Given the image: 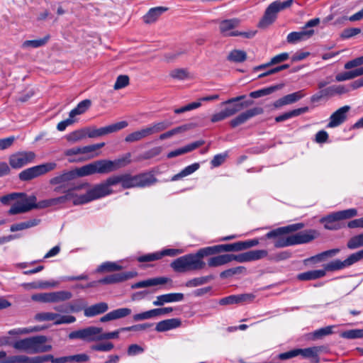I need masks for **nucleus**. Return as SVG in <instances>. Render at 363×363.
<instances>
[{
    "instance_id": "obj_23",
    "label": "nucleus",
    "mask_w": 363,
    "mask_h": 363,
    "mask_svg": "<svg viewBox=\"0 0 363 363\" xmlns=\"http://www.w3.org/2000/svg\"><path fill=\"white\" fill-rule=\"evenodd\" d=\"M318 235L315 230H307L291 235L293 245L308 243Z\"/></svg>"
},
{
    "instance_id": "obj_62",
    "label": "nucleus",
    "mask_w": 363,
    "mask_h": 363,
    "mask_svg": "<svg viewBox=\"0 0 363 363\" xmlns=\"http://www.w3.org/2000/svg\"><path fill=\"white\" fill-rule=\"evenodd\" d=\"M9 363H33V357L26 355L9 356Z\"/></svg>"
},
{
    "instance_id": "obj_26",
    "label": "nucleus",
    "mask_w": 363,
    "mask_h": 363,
    "mask_svg": "<svg viewBox=\"0 0 363 363\" xmlns=\"http://www.w3.org/2000/svg\"><path fill=\"white\" fill-rule=\"evenodd\" d=\"M170 279L167 277H160L138 281L132 285V289H140L167 283Z\"/></svg>"
},
{
    "instance_id": "obj_6",
    "label": "nucleus",
    "mask_w": 363,
    "mask_h": 363,
    "mask_svg": "<svg viewBox=\"0 0 363 363\" xmlns=\"http://www.w3.org/2000/svg\"><path fill=\"white\" fill-rule=\"evenodd\" d=\"M57 167V164L55 162L43 163L24 169L19 174L18 177L21 181H29L55 170Z\"/></svg>"
},
{
    "instance_id": "obj_12",
    "label": "nucleus",
    "mask_w": 363,
    "mask_h": 363,
    "mask_svg": "<svg viewBox=\"0 0 363 363\" xmlns=\"http://www.w3.org/2000/svg\"><path fill=\"white\" fill-rule=\"evenodd\" d=\"M35 157L32 151L18 152L9 157V164L13 169H19L33 162Z\"/></svg>"
},
{
    "instance_id": "obj_39",
    "label": "nucleus",
    "mask_w": 363,
    "mask_h": 363,
    "mask_svg": "<svg viewBox=\"0 0 363 363\" xmlns=\"http://www.w3.org/2000/svg\"><path fill=\"white\" fill-rule=\"evenodd\" d=\"M91 101L89 99H85L79 102L77 106L73 108L69 113L72 119L77 116L85 113L91 106Z\"/></svg>"
},
{
    "instance_id": "obj_8",
    "label": "nucleus",
    "mask_w": 363,
    "mask_h": 363,
    "mask_svg": "<svg viewBox=\"0 0 363 363\" xmlns=\"http://www.w3.org/2000/svg\"><path fill=\"white\" fill-rule=\"evenodd\" d=\"M72 294L69 291H57L47 293L35 294L31 296V299L40 303H59L69 300Z\"/></svg>"
},
{
    "instance_id": "obj_20",
    "label": "nucleus",
    "mask_w": 363,
    "mask_h": 363,
    "mask_svg": "<svg viewBox=\"0 0 363 363\" xmlns=\"http://www.w3.org/2000/svg\"><path fill=\"white\" fill-rule=\"evenodd\" d=\"M304 227V224L301 223H294L284 227L277 228L267 233L265 235L267 239H274L276 240L281 235H284L291 232L297 231Z\"/></svg>"
},
{
    "instance_id": "obj_31",
    "label": "nucleus",
    "mask_w": 363,
    "mask_h": 363,
    "mask_svg": "<svg viewBox=\"0 0 363 363\" xmlns=\"http://www.w3.org/2000/svg\"><path fill=\"white\" fill-rule=\"evenodd\" d=\"M325 276V270L314 269L300 273L297 275V279L300 281H311L320 279Z\"/></svg>"
},
{
    "instance_id": "obj_3",
    "label": "nucleus",
    "mask_w": 363,
    "mask_h": 363,
    "mask_svg": "<svg viewBox=\"0 0 363 363\" xmlns=\"http://www.w3.org/2000/svg\"><path fill=\"white\" fill-rule=\"evenodd\" d=\"M47 340L46 336L36 335L14 342L13 347L29 354L46 352L52 350L51 345L45 344Z\"/></svg>"
},
{
    "instance_id": "obj_36",
    "label": "nucleus",
    "mask_w": 363,
    "mask_h": 363,
    "mask_svg": "<svg viewBox=\"0 0 363 363\" xmlns=\"http://www.w3.org/2000/svg\"><path fill=\"white\" fill-rule=\"evenodd\" d=\"M50 38V35H46L43 38L39 39L26 40L23 43L21 47L23 49L40 48L47 44Z\"/></svg>"
},
{
    "instance_id": "obj_11",
    "label": "nucleus",
    "mask_w": 363,
    "mask_h": 363,
    "mask_svg": "<svg viewBox=\"0 0 363 363\" xmlns=\"http://www.w3.org/2000/svg\"><path fill=\"white\" fill-rule=\"evenodd\" d=\"M252 104V101H250L233 104L232 106L228 105V106H226L223 110L220 111L218 113L213 114L211 118V121L212 123H216L218 121H223L225 118L235 115V113L241 111L244 107H247Z\"/></svg>"
},
{
    "instance_id": "obj_7",
    "label": "nucleus",
    "mask_w": 363,
    "mask_h": 363,
    "mask_svg": "<svg viewBox=\"0 0 363 363\" xmlns=\"http://www.w3.org/2000/svg\"><path fill=\"white\" fill-rule=\"evenodd\" d=\"M294 1V0H286L284 1L277 0L273 1L266 9L259 23H274L277 18L278 13L281 11L289 8Z\"/></svg>"
},
{
    "instance_id": "obj_30",
    "label": "nucleus",
    "mask_w": 363,
    "mask_h": 363,
    "mask_svg": "<svg viewBox=\"0 0 363 363\" xmlns=\"http://www.w3.org/2000/svg\"><path fill=\"white\" fill-rule=\"evenodd\" d=\"M59 284V281H38L30 283H23L22 286L26 289H48L57 287Z\"/></svg>"
},
{
    "instance_id": "obj_28",
    "label": "nucleus",
    "mask_w": 363,
    "mask_h": 363,
    "mask_svg": "<svg viewBox=\"0 0 363 363\" xmlns=\"http://www.w3.org/2000/svg\"><path fill=\"white\" fill-rule=\"evenodd\" d=\"M108 309V306L106 303L100 302L85 308L84 309V314L86 317H94L106 312Z\"/></svg>"
},
{
    "instance_id": "obj_37",
    "label": "nucleus",
    "mask_w": 363,
    "mask_h": 363,
    "mask_svg": "<svg viewBox=\"0 0 363 363\" xmlns=\"http://www.w3.org/2000/svg\"><path fill=\"white\" fill-rule=\"evenodd\" d=\"M40 223V220L38 218H33L27 221L15 223L11 225L10 230L11 232H16L23 230L28 228H30L37 226Z\"/></svg>"
},
{
    "instance_id": "obj_32",
    "label": "nucleus",
    "mask_w": 363,
    "mask_h": 363,
    "mask_svg": "<svg viewBox=\"0 0 363 363\" xmlns=\"http://www.w3.org/2000/svg\"><path fill=\"white\" fill-rule=\"evenodd\" d=\"M136 179L137 187L142 188L150 186L157 182L155 177L150 172L137 174Z\"/></svg>"
},
{
    "instance_id": "obj_45",
    "label": "nucleus",
    "mask_w": 363,
    "mask_h": 363,
    "mask_svg": "<svg viewBox=\"0 0 363 363\" xmlns=\"http://www.w3.org/2000/svg\"><path fill=\"white\" fill-rule=\"evenodd\" d=\"M121 269H122L121 265H119L116 262H103L99 266H98V267L96 269V273H103L105 272H111L119 271Z\"/></svg>"
},
{
    "instance_id": "obj_48",
    "label": "nucleus",
    "mask_w": 363,
    "mask_h": 363,
    "mask_svg": "<svg viewBox=\"0 0 363 363\" xmlns=\"http://www.w3.org/2000/svg\"><path fill=\"white\" fill-rule=\"evenodd\" d=\"M346 268L345 261L335 259L324 266L323 270L326 272H334Z\"/></svg>"
},
{
    "instance_id": "obj_46",
    "label": "nucleus",
    "mask_w": 363,
    "mask_h": 363,
    "mask_svg": "<svg viewBox=\"0 0 363 363\" xmlns=\"http://www.w3.org/2000/svg\"><path fill=\"white\" fill-rule=\"evenodd\" d=\"M199 167L200 165L199 163H194L191 165H189L182 169L179 173L174 175L172 178V180H177L180 178L190 175L196 172L199 168Z\"/></svg>"
},
{
    "instance_id": "obj_60",
    "label": "nucleus",
    "mask_w": 363,
    "mask_h": 363,
    "mask_svg": "<svg viewBox=\"0 0 363 363\" xmlns=\"http://www.w3.org/2000/svg\"><path fill=\"white\" fill-rule=\"evenodd\" d=\"M25 193H11L0 198V201L4 205H9L11 201H16L19 196H24Z\"/></svg>"
},
{
    "instance_id": "obj_19",
    "label": "nucleus",
    "mask_w": 363,
    "mask_h": 363,
    "mask_svg": "<svg viewBox=\"0 0 363 363\" xmlns=\"http://www.w3.org/2000/svg\"><path fill=\"white\" fill-rule=\"evenodd\" d=\"M264 110L261 107H255L241 113L238 116L232 119L230 125L232 128H235L241 124H243L251 118L257 115L263 113Z\"/></svg>"
},
{
    "instance_id": "obj_43",
    "label": "nucleus",
    "mask_w": 363,
    "mask_h": 363,
    "mask_svg": "<svg viewBox=\"0 0 363 363\" xmlns=\"http://www.w3.org/2000/svg\"><path fill=\"white\" fill-rule=\"evenodd\" d=\"M213 279L214 277L213 275L195 277L187 281L185 284V286L189 288L197 287L208 283Z\"/></svg>"
},
{
    "instance_id": "obj_47",
    "label": "nucleus",
    "mask_w": 363,
    "mask_h": 363,
    "mask_svg": "<svg viewBox=\"0 0 363 363\" xmlns=\"http://www.w3.org/2000/svg\"><path fill=\"white\" fill-rule=\"evenodd\" d=\"M246 52L240 50H232L228 56V60L233 62H242L246 60Z\"/></svg>"
},
{
    "instance_id": "obj_53",
    "label": "nucleus",
    "mask_w": 363,
    "mask_h": 363,
    "mask_svg": "<svg viewBox=\"0 0 363 363\" xmlns=\"http://www.w3.org/2000/svg\"><path fill=\"white\" fill-rule=\"evenodd\" d=\"M58 313L52 312H42L35 314V320L39 322L43 321H54L57 319Z\"/></svg>"
},
{
    "instance_id": "obj_57",
    "label": "nucleus",
    "mask_w": 363,
    "mask_h": 363,
    "mask_svg": "<svg viewBox=\"0 0 363 363\" xmlns=\"http://www.w3.org/2000/svg\"><path fill=\"white\" fill-rule=\"evenodd\" d=\"M338 221L352 218L357 215V211L355 208H350L344 211H340L337 212H334Z\"/></svg>"
},
{
    "instance_id": "obj_18",
    "label": "nucleus",
    "mask_w": 363,
    "mask_h": 363,
    "mask_svg": "<svg viewBox=\"0 0 363 363\" xmlns=\"http://www.w3.org/2000/svg\"><path fill=\"white\" fill-rule=\"evenodd\" d=\"M350 106H344L338 108L330 116V121L327 128H333L342 124L347 118V113L350 110Z\"/></svg>"
},
{
    "instance_id": "obj_42",
    "label": "nucleus",
    "mask_w": 363,
    "mask_h": 363,
    "mask_svg": "<svg viewBox=\"0 0 363 363\" xmlns=\"http://www.w3.org/2000/svg\"><path fill=\"white\" fill-rule=\"evenodd\" d=\"M335 328L334 325H328L324 328L318 329L313 333L309 334V338L312 340H319L325 336L331 335L333 333V329Z\"/></svg>"
},
{
    "instance_id": "obj_61",
    "label": "nucleus",
    "mask_w": 363,
    "mask_h": 363,
    "mask_svg": "<svg viewBox=\"0 0 363 363\" xmlns=\"http://www.w3.org/2000/svg\"><path fill=\"white\" fill-rule=\"evenodd\" d=\"M361 20H363V8L360 11L350 16H347L345 15L341 16L339 19L337 20V23H343L347 21H357Z\"/></svg>"
},
{
    "instance_id": "obj_13",
    "label": "nucleus",
    "mask_w": 363,
    "mask_h": 363,
    "mask_svg": "<svg viewBox=\"0 0 363 363\" xmlns=\"http://www.w3.org/2000/svg\"><path fill=\"white\" fill-rule=\"evenodd\" d=\"M16 201L8 211L9 215L24 213L33 209L31 196H28L25 194L24 196H19Z\"/></svg>"
},
{
    "instance_id": "obj_38",
    "label": "nucleus",
    "mask_w": 363,
    "mask_h": 363,
    "mask_svg": "<svg viewBox=\"0 0 363 363\" xmlns=\"http://www.w3.org/2000/svg\"><path fill=\"white\" fill-rule=\"evenodd\" d=\"M308 111V108L307 106L294 109L291 111L286 112L280 116H277L275 118V121H276V122H282V121L288 120L291 118L298 116L302 113L307 112Z\"/></svg>"
},
{
    "instance_id": "obj_54",
    "label": "nucleus",
    "mask_w": 363,
    "mask_h": 363,
    "mask_svg": "<svg viewBox=\"0 0 363 363\" xmlns=\"http://www.w3.org/2000/svg\"><path fill=\"white\" fill-rule=\"evenodd\" d=\"M248 262L261 259L267 256L268 252L265 250H255L247 251Z\"/></svg>"
},
{
    "instance_id": "obj_49",
    "label": "nucleus",
    "mask_w": 363,
    "mask_h": 363,
    "mask_svg": "<svg viewBox=\"0 0 363 363\" xmlns=\"http://www.w3.org/2000/svg\"><path fill=\"white\" fill-rule=\"evenodd\" d=\"M187 129H188V126L186 125L174 128L169 131L162 133L160 135L159 139L161 140H164L170 138L175 135H177V134H179L181 133L186 131Z\"/></svg>"
},
{
    "instance_id": "obj_29",
    "label": "nucleus",
    "mask_w": 363,
    "mask_h": 363,
    "mask_svg": "<svg viewBox=\"0 0 363 363\" xmlns=\"http://www.w3.org/2000/svg\"><path fill=\"white\" fill-rule=\"evenodd\" d=\"M182 324L179 318H171L160 321L157 323L155 330L157 332H165L179 327Z\"/></svg>"
},
{
    "instance_id": "obj_55",
    "label": "nucleus",
    "mask_w": 363,
    "mask_h": 363,
    "mask_svg": "<svg viewBox=\"0 0 363 363\" xmlns=\"http://www.w3.org/2000/svg\"><path fill=\"white\" fill-rule=\"evenodd\" d=\"M347 246L349 249L354 250L363 246V233L353 236L347 242Z\"/></svg>"
},
{
    "instance_id": "obj_58",
    "label": "nucleus",
    "mask_w": 363,
    "mask_h": 363,
    "mask_svg": "<svg viewBox=\"0 0 363 363\" xmlns=\"http://www.w3.org/2000/svg\"><path fill=\"white\" fill-rule=\"evenodd\" d=\"M274 245L277 248L285 247L293 245L291 235L284 238L281 235L274 242Z\"/></svg>"
},
{
    "instance_id": "obj_22",
    "label": "nucleus",
    "mask_w": 363,
    "mask_h": 363,
    "mask_svg": "<svg viewBox=\"0 0 363 363\" xmlns=\"http://www.w3.org/2000/svg\"><path fill=\"white\" fill-rule=\"evenodd\" d=\"M104 145V143H100L83 147H74L65 150V155L69 157L77 155L91 154L103 147Z\"/></svg>"
},
{
    "instance_id": "obj_4",
    "label": "nucleus",
    "mask_w": 363,
    "mask_h": 363,
    "mask_svg": "<svg viewBox=\"0 0 363 363\" xmlns=\"http://www.w3.org/2000/svg\"><path fill=\"white\" fill-rule=\"evenodd\" d=\"M131 154L128 152L115 160H99L89 163L92 174H106L124 167L131 162Z\"/></svg>"
},
{
    "instance_id": "obj_21",
    "label": "nucleus",
    "mask_w": 363,
    "mask_h": 363,
    "mask_svg": "<svg viewBox=\"0 0 363 363\" xmlns=\"http://www.w3.org/2000/svg\"><path fill=\"white\" fill-rule=\"evenodd\" d=\"M236 24H220V31L223 36H242L246 38H252L255 30L238 31L235 29Z\"/></svg>"
},
{
    "instance_id": "obj_56",
    "label": "nucleus",
    "mask_w": 363,
    "mask_h": 363,
    "mask_svg": "<svg viewBox=\"0 0 363 363\" xmlns=\"http://www.w3.org/2000/svg\"><path fill=\"white\" fill-rule=\"evenodd\" d=\"M246 269L242 266H239L233 268L228 269L222 272L220 274V277L223 279L229 278L235 274H242L245 272Z\"/></svg>"
},
{
    "instance_id": "obj_40",
    "label": "nucleus",
    "mask_w": 363,
    "mask_h": 363,
    "mask_svg": "<svg viewBox=\"0 0 363 363\" xmlns=\"http://www.w3.org/2000/svg\"><path fill=\"white\" fill-rule=\"evenodd\" d=\"M283 86L282 84L274 85L269 87L263 88L257 91L250 92V96L254 99H257L264 96L269 95L275 91L281 89Z\"/></svg>"
},
{
    "instance_id": "obj_59",
    "label": "nucleus",
    "mask_w": 363,
    "mask_h": 363,
    "mask_svg": "<svg viewBox=\"0 0 363 363\" xmlns=\"http://www.w3.org/2000/svg\"><path fill=\"white\" fill-rule=\"evenodd\" d=\"M359 33H362V35H363V28H349L345 29L342 32V33L340 34V37L343 39H347V38L354 37Z\"/></svg>"
},
{
    "instance_id": "obj_17",
    "label": "nucleus",
    "mask_w": 363,
    "mask_h": 363,
    "mask_svg": "<svg viewBox=\"0 0 363 363\" xmlns=\"http://www.w3.org/2000/svg\"><path fill=\"white\" fill-rule=\"evenodd\" d=\"M137 274H138L136 272H123L121 273H116L98 280V282L101 284H118L133 279L136 277Z\"/></svg>"
},
{
    "instance_id": "obj_33",
    "label": "nucleus",
    "mask_w": 363,
    "mask_h": 363,
    "mask_svg": "<svg viewBox=\"0 0 363 363\" xmlns=\"http://www.w3.org/2000/svg\"><path fill=\"white\" fill-rule=\"evenodd\" d=\"M151 136L147 127H144L140 130L134 131L126 135L125 142L131 143L140 141L144 138Z\"/></svg>"
},
{
    "instance_id": "obj_9",
    "label": "nucleus",
    "mask_w": 363,
    "mask_h": 363,
    "mask_svg": "<svg viewBox=\"0 0 363 363\" xmlns=\"http://www.w3.org/2000/svg\"><path fill=\"white\" fill-rule=\"evenodd\" d=\"M102 332L101 328L90 326L71 332L68 335L69 340H82L85 342L99 341V335Z\"/></svg>"
},
{
    "instance_id": "obj_63",
    "label": "nucleus",
    "mask_w": 363,
    "mask_h": 363,
    "mask_svg": "<svg viewBox=\"0 0 363 363\" xmlns=\"http://www.w3.org/2000/svg\"><path fill=\"white\" fill-rule=\"evenodd\" d=\"M161 259L160 252H156L153 253H149L138 257L139 262H147L158 260Z\"/></svg>"
},
{
    "instance_id": "obj_10",
    "label": "nucleus",
    "mask_w": 363,
    "mask_h": 363,
    "mask_svg": "<svg viewBox=\"0 0 363 363\" xmlns=\"http://www.w3.org/2000/svg\"><path fill=\"white\" fill-rule=\"evenodd\" d=\"M318 24H305L298 31L291 32L287 35V42L295 44L311 38L318 32Z\"/></svg>"
},
{
    "instance_id": "obj_1",
    "label": "nucleus",
    "mask_w": 363,
    "mask_h": 363,
    "mask_svg": "<svg viewBox=\"0 0 363 363\" xmlns=\"http://www.w3.org/2000/svg\"><path fill=\"white\" fill-rule=\"evenodd\" d=\"M92 174L90 165L88 164L79 168L63 170L57 173L50 179L49 184L54 187L53 191L56 193H62L63 195L70 194L68 201L72 200L73 201L77 197H79V195L74 193L75 191L84 189L89 186L86 182L75 184L73 181L78 177Z\"/></svg>"
},
{
    "instance_id": "obj_41",
    "label": "nucleus",
    "mask_w": 363,
    "mask_h": 363,
    "mask_svg": "<svg viewBox=\"0 0 363 363\" xmlns=\"http://www.w3.org/2000/svg\"><path fill=\"white\" fill-rule=\"evenodd\" d=\"M172 123L167 121H162L152 123L147 125L150 135L162 132L168 128Z\"/></svg>"
},
{
    "instance_id": "obj_35",
    "label": "nucleus",
    "mask_w": 363,
    "mask_h": 363,
    "mask_svg": "<svg viewBox=\"0 0 363 363\" xmlns=\"http://www.w3.org/2000/svg\"><path fill=\"white\" fill-rule=\"evenodd\" d=\"M320 223L324 224V227L328 230H337L340 228V224L337 223L338 220L335 214L333 213L320 220Z\"/></svg>"
},
{
    "instance_id": "obj_34",
    "label": "nucleus",
    "mask_w": 363,
    "mask_h": 363,
    "mask_svg": "<svg viewBox=\"0 0 363 363\" xmlns=\"http://www.w3.org/2000/svg\"><path fill=\"white\" fill-rule=\"evenodd\" d=\"M167 10L168 8L164 6H158L150 9L149 11L143 16L144 23H151L157 21L159 16Z\"/></svg>"
},
{
    "instance_id": "obj_14",
    "label": "nucleus",
    "mask_w": 363,
    "mask_h": 363,
    "mask_svg": "<svg viewBox=\"0 0 363 363\" xmlns=\"http://www.w3.org/2000/svg\"><path fill=\"white\" fill-rule=\"evenodd\" d=\"M350 91V89L344 85H333L324 89L320 90L318 93L311 97V102L319 101L323 97H331L336 94H343Z\"/></svg>"
},
{
    "instance_id": "obj_64",
    "label": "nucleus",
    "mask_w": 363,
    "mask_h": 363,
    "mask_svg": "<svg viewBox=\"0 0 363 363\" xmlns=\"http://www.w3.org/2000/svg\"><path fill=\"white\" fill-rule=\"evenodd\" d=\"M129 84V77L127 75H119L114 84L113 88L115 90L123 89L128 86Z\"/></svg>"
},
{
    "instance_id": "obj_25",
    "label": "nucleus",
    "mask_w": 363,
    "mask_h": 363,
    "mask_svg": "<svg viewBox=\"0 0 363 363\" xmlns=\"http://www.w3.org/2000/svg\"><path fill=\"white\" fill-rule=\"evenodd\" d=\"M205 143V141L203 140H197L195 142H193L191 143H189L182 147L178 148L177 150H174L173 151L169 152L167 154L168 158H172L177 156H179L181 155L191 152L194 150L195 149L201 147Z\"/></svg>"
},
{
    "instance_id": "obj_51",
    "label": "nucleus",
    "mask_w": 363,
    "mask_h": 363,
    "mask_svg": "<svg viewBox=\"0 0 363 363\" xmlns=\"http://www.w3.org/2000/svg\"><path fill=\"white\" fill-rule=\"evenodd\" d=\"M136 181V175L131 176L129 174H122V187L123 189L137 187Z\"/></svg>"
},
{
    "instance_id": "obj_52",
    "label": "nucleus",
    "mask_w": 363,
    "mask_h": 363,
    "mask_svg": "<svg viewBox=\"0 0 363 363\" xmlns=\"http://www.w3.org/2000/svg\"><path fill=\"white\" fill-rule=\"evenodd\" d=\"M339 252L340 249L338 248L326 250L315 256L311 257L310 259L316 262H320L325 259L326 257H332L336 255Z\"/></svg>"
},
{
    "instance_id": "obj_44",
    "label": "nucleus",
    "mask_w": 363,
    "mask_h": 363,
    "mask_svg": "<svg viewBox=\"0 0 363 363\" xmlns=\"http://www.w3.org/2000/svg\"><path fill=\"white\" fill-rule=\"evenodd\" d=\"M229 262H230V254H225L211 257L208 260V265L210 267H216Z\"/></svg>"
},
{
    "instance_id": "obj_16",
    "label": "nucleus",
    "mask_w": 363,
    "mask_h": 363,
    "mask_svg": "<svg viewBox=\"0 0 363 363\" xmlns=\"http://www.w3.org/2000/svg\"><path fill=\"white\" fill-rule=\"evenodd\" d=\"M70 194L62 195L60 196L45 199L40 201L37 203V198L34 195H31V201L34 208H45L50 206H57L60 204H64L68 202V199Z\"/></svg>"
},
{
    "instance_id": "obj_27",
    "label": "nucleus",
    "mask_w": 363,
    "mask_h": 363,
    "mask_svg": "<svg viewBox=\"0 0 363 363\" xmlns=\"http://www.w3.org/2000/svg\"><path fill=\"white\" fill-rule=\"evenodd\" d=\"M304 96V94H303L302 91H298L290 94H287L284 96V97L277 100L274 106L276 108H279L287 104H291L293 103H295L302 99Z\"/></svg>"
},
{
    "instance_id": "obj_2",
    "label": "nucleus",
    "mask_w": 363,
    "mask_h": 363,
    "mask_svg": "<svg viewBox=\"0 0 363 363\" xmlns=\"http://www.w3.org/2000/svg\"><path fill=\"white\" fill-rule=\"evenodd\" d=\"M223 252V245L201 248L196 253H190L179 257L172 261L170 267L176 272L184 273L190 271H199L206 267L203 260L205 257Z\"/></svg>"
},
{
    "instance_id": "obj_24",
    "label": "nucleus",
    "mask_w": 363,
    "mask_h": 363,
    "mask_svg": "<svg viewBox=\"0 0 363 363\" xmlns=\"http://www.w3.org/2000/svg\"><path fill=\"white\" fill-rule=\"evenodd\" d=\"M184 298L182 293H170L157 296L156 299L152 302L155 306H162L165 303L180 302Z\"/></svg>"
},
{
    "instance_id": "obj_5",
    "label": "nucleus",
    "mask_w": 363,
    "mask_h": 363,
    "mask_svg": "<svg viewBox=\"0 0 363 363\" xmlns=\"http://www.w3.org/2000/svg\"><path fill=\"white\" fill-rule=\"evenodd\" d=\"M112 192V189H108L104 182L95 185L93 188L88 190L86 194L79 195V197H77L73 201V204L75 206L85 204L94 200L110 195Z\"/></svg>"
},
{
    "instance_id": "obj_50",
    "label": "nucleus",
    "mask_w": 363,
    "mask_h": 363,
    "mask_svg": "<svg viewBox=\"0 0 363 363\" xmlns=\"http://www.w3.org/2000/svg\"><path fill=\"white\" fill-rule=\"evenodd\" d=\"M340 337L345 339L363 338V329H352L340 333Z\"/></svg>"
},
{
    "instance_id": "obj_15",
    "label": "nucleus",
    "mask_w": 363,
    "mask_h": 363,
    "mask_svg": "<svg viewBox=\"0 0 363 363\" xmlns=\"http://www.w3.org/2000/svg\"><path fill=\"white\" fill-rule=\"evenodd\" d=\"M326 351L327 347L325 346H313L303 349L297 348V354L302 356L304 359H310L311 363H319L320 354Z\"/></svg>"
}]
</instances>
